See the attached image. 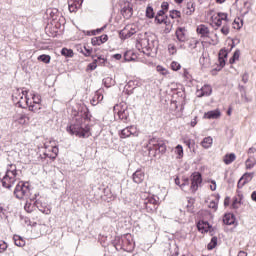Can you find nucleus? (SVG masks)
<instances>
[{"mask_svg": "<svg viewBox=\"0 0 256 256\" xmlns=\"http://www.w3.org/2000/svg\"><path fill=\"white\" fill-rule=\"evenodd\" d=\"M19 181V170L14 164L8 165L5 176L1 179L2 187L11 189L15 182Z\"/></svg>", "mask_w": 256, "mask_h": 256, "instance_id": "obj_1", "label": "nucleus"}, {"mask_svg": "<svg viewBox=\"0 0 256 256\" xmlns=\"http://www.w3.org/2000/svg\"><path fill=\"white\" fill-rule=\"evenodd\" d=\"M83 121L84 123L91 121V113L88 107L82 108V111L73 117L72 124L67 126V129H83Z\"/></svg>", "mask_w": 256, "mask_h": 256, "instance_id": "obj_2", "label": "nucleus"}, {"mask_svg": "<svg viewBox=\"0 0 256 256\" xmlns=\"http://www.w3.org/2000/svg\"><path fill=\"white\" fill-rule=\"evenodd\" d=\"M27 93V90H22L21 92L17 90V92L12 95V99L22 109H25V107H29V111H33L34 113L39 111L40 107H35V105L29 104V98H27Z\"/></svg>", "mask_w": 256, "mask_h": 256, "instance_id": "obj_3", "label": "nucleus"}, {"mask_svg": "<svg viewBox=\"0 0 256 256\" xmlns=\"http://www.w3.org/2000/svg\"><path fill=\"white\" fill-rule=\"evenodd\" d=\"M157 41L149 36H144L143 38H140L136 42V48L138 51H142L145 55H151V51L155 49Z\"/></svg>", "mask_w": 256, "mask_h": 256, "instance_id": "obj_4", "label": "nucleus"}, {"mask_svg": "<svg viewBox=\"0 0 256 256\" xmlns=\"http://www.w3.org/2000/svg\"><path fill=\"white\" fill-rule=\"evenodd\" d=\"M29 193H31V189L27 182L20 181L14 189L16 199H27L29 198Z\"/></svg>", "mask_w": 256, "mask_h": 256, "instance_id": "obj_5", "label": "nucleus"}, {"mask_svg": "<svg viewBox=\"0 0 256 256\" xmlns=\"http://www.w3.org/2000/svg\"><path fill=\"white\" fill-rule=\"evenodd\" d=\"M146 147L148 151H155L156 153H165L167 151L165 142L158 138L150 139Z\"/></svg>", "mask_w": 256, "mask_h": 256, "instance_id": "obj_6", "label": "nucleus"}, {"mask_svg": "<svg viewBox=\"0 0 256 256\" xmlns=\"http://www.w3.org/2000/svg\"><path fill=\"white\" fill-rule=\"evenodd\" d=\"M114 113H117L118 118L120 121H123V123H127V121H129V108L125 102L115 105Z\"/></svg>", "mask_w": 256, "mask_h": 256, "instance_id": "obj_7", "label": "nucleus"}, {"mask_svg": "<svg viewBox=\"0 0 256 256\" xmlns=\"http://www.w3.org/2000/svg\"><path fill=\"white\" fill-rule=\"evenodd\" d=\"M143 205L147 213H155L157 207H159V200L155 199V197H147L144 200Z\"/></svg>", "mask_w": 256, "mask_h": 256, "instance_id": "obj_8", "label": "nucleus"}, {"mask_svg": "<svg viewBox=\"0 0 256 256\" xmlns=\"http://www.w3.org/2000/svg\"><path fill=\"white\" fill-rule=\"evenodd\" d=\"M190 181H191L190 191L191 193H196L197 190L199 189V185L203 183V178L201 177V174L199 173L192 174Z\"/></svg>", "mask_w": 256, "mask_h": 256, "instance_id": "obj_9", "label": "nucleus"}, {"mask_svg": "<svg viewBox=\"0 0 256 256\" xmlns=\"http://www.w3.org/2000/svg\"><path fill=\"white\" fill-rule=\"evenodd\" d=\"M69 135H75V137H79L80 139H87L91 137V130L89 129H67Z\"/></svg>", "mask_w": 256, "mask_h": 256, "instance_id": "obj_10", "label": "nucleus"}, {"mask_svg": "<svg viewBox=\"0 0 256 256\" xmlns=\"http://www.w3.org/2000/svg\"><path fill=\"white\" fill-rule=\"evenodd\" d=\"M135 249V242H133V237L131 234L124 235V242L122 245V251H126L127 253H131Z\"/></svg>", "mask_w": 256, "mask_h": 256, "instance_id": "obj_11", "label": "nucleus"}, {"mask_svg": "<svg viewBox=\"0 0 256 256\" xmlns=\"http://www.w3.org/2000/svg\"><path fill=\"white\" fill-rule=\"evenodd\" d=\"M255 177L254 172H246L242 175V177L238 181V189H243L247 183H251L253 181V178Z\"/></svg>", "mask_w": 256, "mask_h": 256, "instance_id": "obj_12", "label": "nucleus"}, {"mask_svg": "<svg viewBox=\"0 0 256 256\" xmlns=\"http://www.w3.org/2000/svg\"><path fill=\"white\" fill-rule=\"evenodd\" d=\"M227 50H221L219 52V57H218V63L219 65L212 70V73H215V71H221L223 67H225V59H227Z\"/></svg>", "mask_w": 256, "mask_h": 256, "instance_id": "obj_13", "label": "nucleus"}, {"mask_svg": "<svg viewBox=\"0 0 256 256\" xmlns=\"http://www.w3.org/2000/svg\"><path fill=\"white\" fill-rule=\"evenodd\" d=\"M137 33V28L134 26H126L123 30L120 31V36L122 39H129V37H133Z\"/></svg>", "mask_w": 256, "mask_h": 256, "instance_id": "obj_14", "label": "nucleus"}, {"mask_svg": "<svg viewBox=\"0 0 256 256\" xmlns=\"http://www.w3.org/2000/svg\"><path fill=\"white\" fill-rule=\"evenodd\" d=\"M124 19H131L133 17V4L126 2L121 10Z\"/></svg>", "mask_w": 256, "mask_h": 256, "instance_id": "obj_15", "label": "nucleus"}, {"mask_svg": "<svg viewBox=\"0 0 256 256\" xmlns=\"http://www.w3.org/2000/svg\"><path fill=\"white\" fill-rule=\"evenodd\" d=\"M44 147L53 153V155H50L51 159H55L59 155V148L55 145V141L45 142Z\"/></svg>", "mask_w": 256, "mask_h": 256, "instance_id": "obj_16", "label": "nucleus"}, {"mask_svg": "<svg viewBox=\"0 0 256 256\" xmlns=\"http://www.w3.org/2000/svg\"><path fill=\"white\" fill-rule=\"evenodd\" d=\"M121 139H127V137H139V131L136 129H122L119 131Z\"/></svg>", "mask_w": 256, "mask_h": 256, "instance_id": "obj_17", "label": "nucleus"}, {"mask_svg": "<svg viewBox=\"0 0 256 256\" xmlns=\"http://www.w3.org/2000/svg\"><path fill=\"white\" fill-rule=\"evenodd\" d=\"M83 0H68V9L70 13H76L78 9H81Z\"/></svg>", "mask_w": 256, "mask_h": 256, "instance_id": "obj_18", "label": "nucleus"}, {"mask_svg": "<svg viewBox=\"0 0 256 256\" xmlns=\"http://www.w3.org/2000/svg\"><path fill=\"white\" fill-rule=\"evenodd\" d=\"M175 35L180 43H185V41H187V29H185V27L177 28Z\"/></svg>", "mask_w": 256, "mask_h": 256, "instance_id": "obj_19", "label": "nucleus"}, {"mask_svg": "<svg viewBox=\"0 0 256 256\" xmlns=\"http://www.w3.org/2000/svg\"><path fill=\"white\" fill-rule=\"evenodd\" d=\"M35 205L37 209L44 215H51V208H49L47 204L43 203L41 200H36Z\"/></svg>", "mask_w": 256, "mask_h": 256, "instance_id": "obj_20", "label": "nucleus"}, {"mask_svg": "<svg viewBox=\"0 0 256 256\" xmlns=\"http://www.w3.org/2000/svg\"><path fill=\"white\" fill-rule=\"evenodd\" d=\"M221 117V110L215 109L204 113V119H219Z\"/></svg>", "mask_w": 256, "mask_h": 256, "instance_id": "obj_21", "label": "nucleus"}, {"mask_svg": "<svg viewBox=\"0 0 256 256\" xmlns=\"http://www.w3.org/2000/svg\"><path fill=\"white\" fill-rule=\"evenodd\" d=\"M132 179L134 183H143V181L145 180V173L141 170H136L135 173H133L132 175Z\"/></svg>", "mask_w": 256, "mask_h": 256, "instance_id": "obj_22", "label": "nucleus"}, {"mask_svg": "<svg viewBox=\"0 0 256 256\" xmlns=\"http://www.w3.org/2000/svg\"><path fill=\"white\" fill-rule=\"evenodd\" d=\"M123 243H124V236L119 237L116 236L113 241V246L115 247L116 251H123Z\"/></svg>", "mask_w": 256, "mask_h": 256, "instance_id": "obj_23", "label": "nucleus"}, {"mask_svg": "<svg viewBox=\"0 0 256 256\" xmlns=\"http://www.w3.org/2000/svg\"><path fill=\"white\" fill-rule=\"evenodd\" d=\"M211 93H213V88H211V85L206 84L200 89L199 97H209Z\"/></svg>", "mask_w": 256, "mask_h": 256, "instance_id": "obj_24", "label": "nucleus"}, {"mask_svg": "<svg viewBox=\"0 0 256 256\" xmlns=\"http://www.w3.org/2000/svg\"><path fill=\"white\" fill-rule=\"evenodd\" d=\"M224 225H235V215L228 213L223 217Z\"/></svg>", "mask_w": 256, "mask_h": 256, "instance_id": "obj_25", "label": "nucleus"}, {"mask_svg": "<svg viewBox=\"0 0 256 256\" xmlns=\"http://www.w3.org/2000/svg\"><path fill=\"white\" fill-rule=\"evenodd\" d=\"M175 185H178L182 189V191H185V187L189 186V178H184L182 180V183L179 178H176Z\"/></svg>", "mask_w": 256, "mask_h": 256, "instance_id": "obj_26", "label": "nucleus"}, {"mask_svg": "<svg viewBox=\"0 0 256 256\" xmlns=\"http://www.w3.org/2000/svg\"><path fill=\"white\" fill-rule=\"evenodd\" d=\"M197 33L201 35V37H207V35H209V28L202 24L197 27Z\"/></svg>", "mask_w": 256, "mask_h": 256, "instance_id": "obj_27", "label": "nucleus"}, {"mask_svg": "<svg viewBox=\"0 0 256 256\" xmlns=\"http://www.w3.org/2000/svg\"><path fill=\"white\" fill-rule=\"evenodd\" d=\"M101 101H103V92L98 90L92 99V105H97V103H101Z\"/></svg>", "mask_w": 256, "mask_h": 256, "instance_id": "obj_28", "label": "nucleus"}, {"mask_svg": "<svg viewBox=\"0 0 256 256\" xmlns=\"http://www.w3.org/2000/svg\"><path fill=\"white\" fill-rule=\"evenodd\" d=\"M235 159H237V156L235 155V153H230V154H226L224 156V163L225 165H231V163H233V161H235Z\"/></svg>", "mask_w": 256, "mask_h": 256, "instance_id": "obj_29", "label": "nucleus"}, {"mask_svg": "<svg viewBox=\"0 0 256 256\" xmlns=\"http://www.w3.org/2000/svg\"><path fill=\"white\" fill-rule=\"evenodd\" d=\"M195 13V2L190 1L186 6V15H193Z\"/></svg>", "mask_w": 256, "mask_h": 256, "instance_id": "obj_30", "label": "nucleus"}, {"mask_svg": "<svg viewBox=\"0 0 256 256\" xmlns=\"http://www.w3.org/2000/svg\"><path fill=\"white\" fill-rule=\"evenodd\" d=\"M201 145L204 149H209L211 145H213V138L211 137L204 138L203 141L201 142Z\"/></svg>", "mask_w": 256, "mask_h": 256, "instance_id": "obj_31", "label": "nucleus"}, {"mask_svg": "<svg viewBox=\"0 0 256 256\" xmlns=\"http://www.w3.org/2000/svg\"><path fill=\"white\" fill-rule=\"evenodd\" d=\"M161 17H165V11L164 10H159L155 16V22L158 25H162L163 24V19H161Z\"/></svg>", "mask_w": 256, "mask_h": 256, "instance_id": "obj_32", "label": "nucleus"}, {"mask_svg": "<svg viewBox=\"0 0 256 256\" xmlns=\"http://www.w3.org/2000/svg\"><path fill=\"white\" fill-rule=\"evenodd\" d=\"M197 227H198V230L199 231H208L209 229V222H205V221H199L198 224H197Z\"/></svg>", "mask_w": 256, "mask_h": 256, "instance_id": "obj_33", "label": "nucleus"}, {"mask_svg": "<svg viewBox=\"0 0 256 256\" xmlns=\"http://www.w3.org/2000/svg\"><path fill=\"white\" fill-rule=\"evenodd\" d=\"M14 243L17 247H25V240H23L19 235L14 236Z\"/></svg>", "mask_w": 256, "mask_h": 256, "instance_id": "obj_34", "label": "nucleus"}, {"mask_svg": "<svg viewBox=\"0 0 256 256\" xmlns=\"http://www.w3.org/2000/svg\"><path fill=\"white\" fill-rule=\"evenodd\" d=\"M32 101H33L32 105H35V107H40V109H41V95L34 94L32 96Z\"/></svg>", "mask_w": 256, "mask_h": 256, "instance_id": "obj_35", "label": "nucleus"}, {"mask_svg": "<svg viewBox=\"0 0 256 256\" xmlns=\"http://www.w3.org/2000/svg\"><path fill=\"white\" fill-rule=\"evenodd\" d=\"M255 165H256V160H255V159L248 158V159L245 161V168H246L247 170L253 169V167H255Z\"/></svg>", "mask_w": 256, "mask_h": 256, "instance_id": "obj_36", "label": "nucleus"}, {"mask_svg": "<svg viewBox=\"0 0 256 256\" xmlns=\"http://www.w3.org/2000/svg\"><path fill=\"white\" fill-rule=\"evenodd\" d=\"M146 17L147 19H155V11L153 10V7L147 6Z\"/></svg>", "mask_w": 256, "mask_h": 256, "instance_id": "obj_37", "label": "nucleus"}, {"mask_svg": "<svg viewBox=\"0 0 256 256\" xmlns=\"http://www.w3.org/2000/svg\"><path fill=\"white\" fill-rule=\"evenodd\" d=\"M208 207L209 209H213V211H217L219 207V198H215V200H211Z\"/></svg>", "mask_w": 256, "mask_h": 256, "instance_id": "obj_38", "label": "nucleus"}, {"mask_svg": "<svg viewBox=\"0 0 256 256\" xmlns=\"http://www.w3.org/2000/svg\"><path fill=\"white\" fill-rule=\"evenodd\" d=\"M217 241H218V240H217V237H216V236L212 237L210 243H209L208 246H207V249H208L209 251L215 249V247H217Z\"/></svg>", "mask_w": 256, "mask_h": 256, "instance_id": "obj_39", "label": "nucleus"}, {"mask_svg": "<svg viewBox=\"0 0 256 256\" xmlns=\"http://www.w3.org/2000/svg\"><path fill=\"white\" fill-rule=\"evenodd\" d=\"M38 61H42V63H51V56L47 54H42L38 56Z\"/></svg>", "mask_w": 256, "mask_h": 256, "instance_id": "obj_40", "label": "nucleus"}, {"mask_svg": "<svg viewBox=\"0 0 256 256\" xmlns=\"http://www.w3.org/2000/svg\"><path fill=\"white\" fill-rule=\"evenodd\" d=\"M103 83L107 88H109L112 87V85H115V80L111 77H106L103 79Z\"/></svg>", "mask_w": 256, "mask_h": 256, "instance_id": "obj_41", "label": "nucleus"}, {"mask_svg": "<svg viewBox=\"0 0 256 256\" xmlns=\"http://www.w3.org/2000/svg\"><path fill=\"white\" fill-rule=\"evenodd\" d=\"M61 55H63L64 57H73L74 53L71 49L63 48L61 50Z\"/></svg>", "mask_w": 256, "mask_h": 256, "instance_id": "obj_42", "label": "nucleus"}, {"mask_svg": "<svg viewBox=\"0 0 256 256\" xmlns=\"http://www.w3.org/2000/svg\"><path fill=\"white\" fill-rule=\"evenodd\" d=\"M169 17H171V19H179V18H181V11L171 10Z\"/></svg>", "mask_w": 256, "mask_h": 256, "instance_id": "obj_43", "label": "nucleus"}, {"mask_svg": "<svg viewBox=\"0 0 256 256\" xmlns=\"http://www.w3.org/2000/svg\"><path fill=\"white\" fill-rule=\"evenodd\" d=\"M162 23H164V25H166V33H169L171 31V27H173V25L171 24V21H169V18L166 16V19H162Z\"/></svg>", "mask_w": 256, "mask_h": 256, "instance_id": "obj_44", "label": "nucleus"}, {"mask_svg": "<svg viewBox=\"0 0 256 256\" xmlns=\"http://www.w3.org/2000/svg\"><path fill=\"white\" fill-rule=\"evenodd\" d=\"M175 153L178 155V159H181L183 157V146L177 145L175 147Z\"/></svg>", "mask_w": 256, "mask_h": 256, "instance_id": "obj_45", "label": "nucleus"}, {"mask_svg": "<svg viewBox=\"0 0 256 256\" xmlns=\"http://www.w3.org/2000/svg\"><path fill=\"white\" fill-rule=\"evenodd\" d=\"M193 205H195V200L193 198L188 199L187 209L190 213H193Z\"/></svg>", "mask_w": 256, "mask_h": 256, "instance_id": "obj_46", "label": "nucleus"}, {"mask_svg": "<svg viewBox=\"0 0 256 256\" xmlns=\"http://www.w3.org/2000/svg\"><path fill=\"white\" fill-rule=\"evenodd\" d=\"M94 61H96L97 65H105V63H107V59H105L102 56H98L97 58H94Z\"/></svg>", "mask_w": 256, "mask_h": 256, "instance_id": "obj_47", "label": "nucleus"}, {"mask_svg": "<svg viewBox=\"0 0 256 256\" xmlns=\"http://www.w3.org/2000/svg\"><path fill=\"white\" fill-rule=\"evenodd\" d=\"M93 62L88 64V69L90 71H95L97 69V60H95V56H92Z\"/></svg>", "mask_w": 256, "mask_h": 256, "instance_id": "obj_48", "label": "nucleus"}, {"mask_svg": "<svg viewBox=\"0 0 256 256\" xmlns=\"http://www.w3.org/2000/svg\"><path fill=\"white\" fill-rule=\"evenodd\" d=\"M25 211H27V213H33V209H35V206L31 203H26L24 206Z\"/></svg>", "mask_w": 256, "mask_h": 256, "instance_id": "obj_49", "label": "nucleus"}, {"mask_svg": "<svg viewBox=\"0 0 256 256\" xmlns=\"http://www.w3.org/2000/svg\"><path fill=\"white\" fill-rule=\"evenodd\" d=\"M168 52L170 55H175L177 53V47H175V44L168 45Z\"/></svg>", "mask_w": 256, "mask_h": 256, "instance_id": "obj_50", "label": "nucleus"}, {"mask_svg": "<svg viewBox=\"0 0 256 256\" xmlns=\"http://www.w3.org/2000/svg\"><path fill=\"white\" fill-rule=\"evenodd\" d=\"M171 69L172 71H179V69H181V64L179 62L173 61L171 63Z\"/></svg>", "mask_w": 256, "mask_h": 256, "instance_id": "obj_51", "label": "nucleus"}, {"mask_svg": "<svg viewBox=\"0 0 256 256\" xmlns=\"http://www.w3.org/2000/svg\"><path fill=\"white\" fill-rule=\"evenodd\" d=\"M213 24H214V27H216L215 29H219V27H221L223 25V20L216 17L214 19Z\"/></svg>", "mask_w": 256, "mask_h": 256, "instance_id": "obj_52", "label": "nucleus"}, {"mask_svg": "<svg viewBox=\"0 0 256 256\" xmlns=\"http://www.w3.org/2000/svg\"><path fill=\"white\" fill-rule=\"evenodd\" d=\"M7 242L0 240V253H3L4 251H7Z\"/></svg>", "mask_w": 256, "mask_h": 256, "instance_id": "obj_53", "label": "nucleus"}, {"mask_svg": "<svg viewBox=\"0 0 256 256\" xmlns=\"http://www.w3.org/2000/svg\"><path fill=\"white\" fill-rule=\"evenodd\" d=\"M220 31H221V34H222V35H227V34L229 33V31H230L229 25L224 24V25L222 26V28H221Z\"/></svg>", "mask_w": 256, "mask_h": 256, "instance_id": "obj_54", "label": "nucleus"}, {"mask_svg": "<svg viewBox=\"0 0 256 256\" xmlns=\"http://www.w3.org/2000/svg\"><path fill=\"white\" fill-rule=\"evenodd\" d=\"M218 18L221 21H229L227 13L219 12L218 13Z\"/></svg>", "mask_w": 256, "mask_h": 256, "instance_id": "obj_55", "label": "nucleus"}, {"mask_svg": "<svg viewBox=\"0 0 256 256\" xmlns=\"http://www.w3.org/2000/svg\"><path fill=\"white\" fill-rule=\"evenodd\" d=\"M239 205H241V200L234 198L232 203L233 209H239Z\"/></svg>", "mask_w": 256, "mask_h": 256, "instance_id": "obj_56", "label": "nucleus"}, {"mask_svg": "<svg viewBox=\"0 0 256 256\" xmlns=\"http://www.w3.org/2000/svg\"><path fill=\"white\" fill-rule=\"evenodd\" d=\"M239 57H241V50H240V49H237V50H235V52H234L232 58H233L234 60H236V61H239Z\"/></svg>", "mask_w": 256, "mask_h": 256, "instance_id": "obj_57", "label": "nucleus"}, {"mask_svg": "<svg viewBox=\"0 0 256 256\" xmlns=\"http://www.w3.org/2000/svg\"><path fill=\"white\" fill-rule=\"evenodd\" d=\"M57 13H59V10H57V9H54L50 12V17L52 18V21L57 20Z\"/></svg>", "mask_w": 256, "mask_h": 256, "instance_id": "obj_58", "label": "nucleus"}, {"mask_svg": "<svg viewBox=\"0 0 256 256\" xmlns=\"http://www.w3.org/2000/svg\"><path fill=\"white\" fill-rule=\"evenodd\" d=\"M101 41V45H103V43H107V41L109 40V36H107L106 34H103L101 36L98 37Z\"/></svg>", "mask_w": 256, "mask_h": 256, "instance_id": "obj_59", "label": "nucleus"}, {"mask_svg": "<svg viewBox=\"0 0 256 256\" xmlns=\"http://www.w3.org/2000/svg\"><path fill=\"white\" fill-rule=\"evenodd\" d=\"M157 71L158 73H161V75H167V69H165L163 66L158 65Z\"/></svg>", "mask_w": 256, "mask_h": 256, "instance_id": "obj_60", "label": "nucleus"}, {"mask_svg": "<svg viewBox=\"0 0 256 256\" xmlns=\"http://www.w3.org/2000/svg\"><path fill=\"white\" fill-rule=\"evenodd\" d=\"M91 43H92V45H94V46L101 45L100 38H99V37H94V38H92Z\"/></svg>", "mask_w": 256, "mask_h": 256, "instance_id": "obj_61", "label": "nucleus"}, {"mask_svg": "<svg viewBox=\"0 0 256 256\" xmlns=\"http://www.w3.org/2000/svg\"><path fill=\"white\" fill-rule=\"evenodd\" d=\"M81 53H83V55H85V57H89L91 55V49L84 47V49L81 50Z\"/></svg>", "mask_w": 256, "mask_h": 256, "instance_id": "obj_62", "label": "nucleus"}, {"mask_svg": "<svg viewBox=\"0 0 256 256\" xmlns=\"http://www.w3.org/2000/svg\"><path fill=\"white\" fill-rule=\"evenodd\" d=\"M241 98H242V100L244 101V103H249V102H251V99H249V98L247 97V92L241 93Z\"/></svg>", "mask_w": 256, "mask_h": 256, "instance_id": "obj_63", "label": "nucleus"}, {"mask_svg": "<svg viewBox=\"0 0 256 256\" xmlns=\"http://www.w3.org/2000/svg\"><path fill=\"white\" fill-rule=\"evenodd\" d=\"M161 10L166 12V11H169V3L168 2H163L161 4Z\"/></svg>", "mask_w": 256, "mask_h": 256, "instance_id": "obj_64", "label": "nucleus"}]
</instances>
